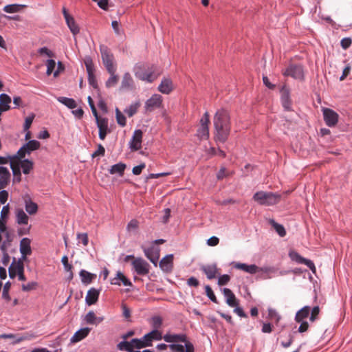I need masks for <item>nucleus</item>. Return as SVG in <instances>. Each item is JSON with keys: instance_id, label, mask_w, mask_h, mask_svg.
I'll use <instances>...</instances> for the list:
<instances>
[{"instance_id": "obj_1", "label": "nucleus", "mask_w": 352, "mask_h": 352, "mask_svg": "<svg viewBox=\"0 0 352 352\" xmlns=\"http://www.w3.org/2000/svg\"><path fill=\"white\" fill-rule=\"evenodd\" d=\"M214 138L217 142L224 143L231 131L230 116L225 109H218L213 118Z\"/></svg>"}, {"instance_id": "obj_2", "label": "nucleus", "mask_w": 352, "mask_h": 352, "mask_svg": "<svg viewBox=\"0 0 352 352\" xmlns=\"http://www.w3.org/2000/svg\"><path fill=\"white\" fill-rule=\"evenodd\" d=\"M281 195L278 193L265 191H258L254 194L252 199L261 206H274L279 202Z\"/></svg>"}, {"instance_id": "obj_3", "label": "nucleus", "mask_w": 352, "mask_h": 352, "mask_svg": "<svg viewBox=\"0 0 352 352\" xmlns=\"http://www.w3.org/2000/svg\"><path fill=\"white\" fill-rule=\"evenodd\" d=\"M100 51L102 63L108 73H116V68L114 65V56L110 50L104 45H100Z\"/></svg>"}, {"instance_id": "obj_4", "label": "nucleus", "mask_w": 352, "mask_h": 352, "mask_svg": "<svg viewBox=\"0 0 352 352\" xmlns=\"http://www.w3.org/2000/svg\"><path fill=\"white\" fill-rule=\"evenodd\" d=\"M258 278L261 280L271 279L276 276H284L287 273V271H280L274 266H258Z\"/></svg>"}, {"instance_id": "obj_5", "label": "nucleus", "mask_w": 352, "mask_h": 352, "mask_svg": "<svg viewBox=\"0 0 352 352\" xmlns=\"http://www.w3.org/2000/svg\"><path fill=\"white\" fill-rule=\"evenodd\" d=\"M285 76H291L295 80L302 81L305 79V72L302 65L300 64H290L283 72Z\"/></svg>"}, {"instance_id": "obj_6", "label": "nucleus", "mask_w": 352, "mask_h": 352, "mask_svg": "<svg viewBox=\"0 0 352 352\" xmlns=\"http://www.w3.org/2000/svg\"><path fill=\"white\" fill-rule=\"evenodd\" d=\"M145 256L153 264L154 266L157 265L158 260L160 258V248L157 245H153L150 243L149 247H146L144 245H141Z\"/></svg>"}, {"instance_id": "obj_7", "label": "nucleus", "mask_w": 352, "mask_h": 352, "mask_svg": "<svg viewBox=\"0 0 352 352\" xmlns=\"http://www.w3.org/2000/svg\"><path fill=\"white\" fill-rule=\"evenodd\" d=\"M162 339V333L160 331L151 330L150 332L146 333L144 336L140 338L141 345L144 347L151 346L153 340H161Z\"/></svg>"}, {"instance_id": "obj_8", "label": "nucleus", "mask_w": 352, "mask_h": 352, "mask_svg": "<svg viewBox=\"0 0 352 352\" xmlns=\"http://www.w3.org/2000/svg\"><path fill=\"white\" fill-rule=\"evenodd\" d=\"M162 104V96L160 94H155L145 102V111L146 112H152L155 109L160 108Z\"/></svg>"}, {"instance_id": "obj_9", "label": "nucleus", "mask_w": 352, "mask_h": 352, "mask_svg": "<svg viewBox=\"0 0 352 352\" xmlns=\"http://www.w3.org/2000/svg\"><path fill=\"white\" fill-rule=\"evenodd\" d=\"M132 265L139 275H146L149 272V264L141 257L135 258L132 262Z\"/></svg>"}, {"instance_id": "obj_10", "label": "nucleus", "mask_w": 352, "mask_h": 352, "mask_svg": "<svg viewBox=\"0 0 352 352\" xmlns=\"http://www.w3.org/2000/svg\"><path fill=\"white\" fill-rule=\"evenodd\" d=\"M322 113L324 120L328 126L333 127L336 125L339 116L336 111L329 108H323Z\"/></svg>"}, {"instance_id": "obj_11", "label": "nucleus", "mask_w": 352, "mask_h": 352, "mask_svg": "<svg viewBox=\"0 0 352 352\" xmlns=\"http://www.w3.org/2000/svg\"><path fill=\"white\" fill-rule=\"evenodd\" d=\"M63 14L65 19L66 24L71 32L74 36L78 34L80 32V28L76 24L74 17L68 13L67 9L65 7L63 8Z\"/></svg>"}, {"instance_id": "obj_12", "label": "nucleus", "mask_w": 352, "mask_h": 352, "mask_svg": "<svg viewBox=\"0 0 352 352\" xmlns=\"http://www.w3.org/2000/svg\"><path fill=\"white\" fill-rule=\"evenodd\" d=\"M280 101L285 111H292V100L290 99L289 89L286 85L282 86L280 89Z\"/></svg>"}, {"instance_id": "obj_13", "label": "nucleus", "mask_w": 352, "mask_h": 352, "mask_svg": "<svg viewBox=\"0 0 352 352\" xmlns=\"http://www.w3.org/2000/svg\"><path fill=\"white\" fill-rule=\"evenodd\" d=\"M97 127L98 128V136L101 140H104L111 130L108 126V119L107 118H101L100 120L96 122Z\"/></svg>"}, {"instance_id": "obj_14", "label": "nucleus", "mask_w": 352, "mask_h": 352, "mask_svg": "<svg viewBox=\"0 0 352 352\" xmlns=\"http://www.w3.org/2000/svg\"><path fill=\"white\" fill-rule=\"evenodd\" d=\"M142 131L137 129L134 131L133 135L129 142V148L133 151H137L140 149L142 146Z\"/></svg>"}, {"instance_id": "obj_15", "label": "nucleus", "mask_w": 352, "mask_h": 352, "mask_svg": "<svg viewBox=\"0 0 352 352\" xmlns=\"http://www.w3.org/2000/svg\"><path fill=\"white\" fill-rule=\"evenodd\" d=\"M185 333H166L162 336V339L168 343H183L186 341Z\"/></svg>"}, {"instance_id": "obj_16", "label": "nucleus", "mask_w": 352, "mask_h": 352, "mask_svg": "<svg viewBox=\"0 0 352 352\" xmlns=\"http://www.w3.org/2000/svg\"><path fill=\"white\" fill-rule=\"evenodd\" d=\"M173 254H170L165 256L159 263L160 269L166 273H169L173 270Z\"/></svg>"}, {"instance_id": "obj_17", "label": "nucleus", "mask_w": 352, "mask_h": 352, "mask_svg": "<svg viewBox=\"0 0 352 352\" xmlns=\"http://www.w3.org/2000/svg\"><path fill=\"white\" fill-rule=\"evenodd\" d=\"M231 265L234 268L243 270L250 274H255L258 271V266L255 264L248 265L244 263L232 262Z\"/></svg>"}, {"instance_id": "obj_18", "label": "nucleus", "mask_w": 352, "mask_h": 352, "mask_svg": "<svg viewBox=\"0 0 352 352\" xmlns=\"http://www.w3.org/2000/svg\"><path fill=\"white\" fill-rule=\"evenodd\" d=\"M135 76L137 78L147 82H153L157 78L153 71L136 70Z\"/></svg>"}, {"instance_id": "obj_19", "label": "nucleus", "mask_w": 352, "mask_h": 352, "mask_svg": "<svg viewBox=\"0 0 352 352\" xmlns=\"http://www.w3.org/2000/svg\"><path fill=\"white\" fill-rule=\"evenodd\" d=\"M30 243V239L26 237L23 238L20 241L19 250L23 259H26V256L32 254Z\"/></svg>"}, {"instance_id": "obj_20", "label": "nucleus", "mask_w": 352, "mask_h": 352, "mask_svg": "<svg viewBox=\"0 0 352 352\" xmlns=\"http://www.w3.org/2000/svg\"><path fill=\"white\" fill-rule=\"evenodd\" d=\"M134 82L131 74L126 72L122 79L121 85L119 88L120 91L131 90L133 88Z\"/></svg>"}, {"instance_id": "obj_21", "label": "nucleus", "mask_w": 352, "mask_h": 352, "mask_svg": "<svg viewBox=\"0 0 352 352\" xmlns=\"http://www.w3.org/2000/svg\"><path fill=\"white\" fill-rule=\"evenodd\" d=\"M99 295L100 289L91 287L88 290L87 294L86 295L85 303L88 306L95 304L98 300Z\"/></svg>"}, {"instance_id": "obj_22", "label": "nucleus", "mask_w": 352, "mask_h": 352, "mask_svg": "<svg viewBox=\"0 0 352 352\" xmlns=\"http://www.w3.org/2000/svg\"><path fill=\"white\" fill-rule=\"evenodd\" d=\"M173 89V82L170 78H164L158 86L159 91L164 94H169Z\"/></svg>"}, {"instance_id": "obj_23", "label": "nucleus", "mask_w": 352, "mask_h": 352, "mask_svg": "<svg viewBox=\"0 0 352 352\" xmlns=\"http://www.w3.org/2000/svg\"><path fill=\"white\" fill-rule=\"evenodd\" d=\"M223 294L226 300V303L231 307H234L238 305V302L235 297V295L231 289L228 288H223L222 289Z\"/></svg>"}, {"instance_id": "obj_24", "label": "nucleus", "mask_w": 352, "mask_h": 352, "mask_svg": "<svg viewBox=\"0 0 352 352\" xmlns=\"http://www.w3.org/2000/svg\"><path fill=\"white\" fill-rule=\"evenodd\" d=\"M201 270L206 275L208 279H213L217 273V267L215 263L212 265H206L201 267Z\"/></svg>"}, {"instance_id": "obj_25", "label": "nucleus", "mask_w": 352, "mask_h": 352, "mask_svg": "<svg viewBox=\"0 0 352 352\" xmlns=\"http://www.w3.org/2000/svg\"><path fill=\"white\" fill-rule=\"evenodd\" d=\"M10 179V173L7 168H0V190L7 186Z\"/></svg>"}, {"instance_id": "obj_26", "label": "nucleus", "mask_w": 352, "mask_h": 352, "mask_svg": "<svg viewBox=\"0 0 352 352\" xmlns=\"http://www.w3.org/2000/svg\"><path fill=\"white\" fill-rule=\"evenodd\" d=\"M91 331V329L89 327H84L79 330H78L71 338L70 341L72 343H76L80 342L85 337L88 336Z\"/></svg>"}, {"instance_id": "obj_27", "label": "nucleus", "mask_w": 352, "mask_h": 352, "mask_svg": "<svg viewBox=\"0 0 352 352\" xmlns=\"http://www.w3.org/2000/svg\"><path fill=\"white\" fill-rule=\"evenodd\" d=\"M310 311L311 307L309 306H304L296 312L295 316V321L296 322L305 321V319L308 318L310 314Z\"/></svg>"}, {"instance_id": "obj_28", "label": "nucleus", "mask_w": 352, "mask_h": 352, "mask_svg": "<svg viewBox=\"0 0 352 352\" xmlns=\"http://www.w3.org/2000/svg\"><path fill=\"white\" fill-rule=\"evenodd\" d=\"M79 276L82 284L86 285L90 284L96 277L95 274H92L85 270H81L79 272Z\"/></svg>"}, {"instance_id": "obj_29", "label": "nucleus", "mask_w": 352, "mask_h": 352, "mask_svg": "<svg viewBox=\"0 0 352 352\" xmlns=\"http://www.w3.org/2000/svg\"><path fill=\"white\" fill-rule=\"evenodd\" d=\"M11 98L6 94H0V110L6 111L10 109Z\"/></svg>"}, {"instance_id": "obj_30", "label": "nucleus", "mask_w": 352, "mask_h": 352, "mask_svg": "<svg viewBox=\"0 0 352 352\" xmlns=\"http://www.w3.org/2000/svg\"><path fill=\"white\" fill-rule=\"evenodd\" d=\"M126 165L124 163L119 162L113 164L109 170V173L111 175L118 174L119 176H122Z\"/></svg>"}, {"instance_id": "obj_31", "label": "nucleus", "mask_w": 352, "mask_h": 352, "mask_svg": "<svg viewBox=\"0 0 352 352\" xmlns=\"http://www.w3.org/2000/svg\"><path fill=\"white\" fill-rule=\"evenodd\" d=\"M29 217L23 209H17L16 210V222L19 225H27L28 223Z\"/></svg>"}, {"instance_id": "obj_32", "label": "nucleus", "mask_w": 352, "mask_h": 352, "mask_svg": "<svg viewBox=\"0 0 352 352\" xmlns=\"http://www.w3.org/2000/svg\"><path fill=\"white\" fill-rule=\"evenodd\" d=\"M25 151L29 155L32 151L38 150L40 148L41 144L38 141L36 140H30L28 142L23 144Z\"/></svg>"}, {"instance_id": "obj_33", "label": "nucleus", "mask_w": 352, "mask_h": 352, "mask_svg": "<svg viewBox=\"0 0 352 352\" xmlns=\"http://www.w3.org/2000/svg\"><path fill=\"white\" fill-rule=\"evenodd\" d=\"M57 100L70 109H74L77 107L76 100L71 98L61 96L58 97Z\"/></svg>"}, {"instance_id": "obj_34", "label": "nucleus", "mask_w": 352, "mask_h": 352, "mask_svg": "<svg viewBox=\"0 0 352 352\" xmlns=\"http://www.w3.org/2000/svg\"><path fill=\"white\" fill-rule=\"evenodd\" d=\"M25 211L30 215L34 214L38 210V206L30 199L25 201Z\"/></svg>"}, {"instance_id": "obj_35", "label": "nucleus", "mask_w": 352, "mask_h": 352, "mask_svg": "<svg viewBox=\"0 0 352 352\" xmlns=\"http://www.w3.org/2000/svg\"><path fill=\"white\" fill-rule=\"evenodd\" d=\"M33 162L29 159H24L21 161L20 167L22 168L23 173L25 175L29 174L33 168Z\"/></svg>"}, {"instance_id": "obj_36", "label": "nucleus", "mask_w": 352, "mask_h": 352, "mask_svg": "<svg viewBox=\"0 0 352 352\" xmlns=\"http://www.w3.org/2000/svg\"><path fill=\"white\" fill-rule=\"evenodd\" d=\"M270 224L274 228L277 234L280 236L283 237L286 234V231L284 226L280 223L276 222L273 219L269 220Z\"/></svg>"}, {"instance_id": "obj_37", "label": "nucleus", "mask_w": 352, "mask_h": 352, "mask_svg": "<svg viewBox=\"0 0 352 352\" xmlns=\"http://www.w3.org/2000/svg\"><path fill=\"white\" fill-rule=\"evenodd\" d=\"M25 7H26V6L23 4H9L4 6L3 11L7 13H15L21 11V8Z\"/></svg>"}, {"instance_id": "obj_38", "label": "nucleus", "mask_w": 352, "mask_h": 352, "mask_svg": "<svg viewBox=\"0 0 352 352\" xmlns=\"http://www.w3.org/2000/svg\"><path fill=\"white\" fill-rule=\"evenodd\" d=\"M15 268L16 270L19 280L25 281L26 278L24 275V265L23 262L21 261V259L18 260L16 264L15 265Z\"/></svg>"}, {"instance_id": "obj_39", "label": "nucleus", "mask_w": 352, "mask_h": 352, "mask_svg": "<svg viewBox=\"0 0 352 352\" xmlns=\"http://www.w3.org/2000/svg\"><path fill=\"white\" fill-rule=\"evenodd\" d=\"M8 212H9V205L7 204V205L3 206V208L1 209V214H0V230L1 232H4L6 230V226L5 223H2L1 220L3 219H4V218H7Z\"/></svg>"}, {"instance_id": "obj_40", "label": "nucleus", "mask_w": 352, "mask_h": 352, "mask_svg": "<svg viewBox=\"0 0 352 352\" xmlns=\"http://www.w3.org/2000/svg\"><path fill=\"white\" fill-rule=\"evenodd\" d=\"M84 64L86 67L87 75L94 74L95 68L93 60L90 56H86L84 59Z\"/></svg>"}, {"instance_id": "obj_41", "label": "nucleus", "mask_w": 352, "mask_h": 352, "mask_svg": "<svg viewBox=\"0 0 352 352\" xmlns=\"http://www.w3.org/2000/svg\"><path fill=\"white\" fill-rule=\"evenodd\" d=\"M162 318L159 316H154L151 318V324L153 327L152 330L159 331L162 325Z\"/></svg>"}, {"instance_id": "obj_42", "label": "nucleus", "mask_w": 352, "mask_h": 352, "mask_svg": "<svg viewBox=\"0 0 352 352\" xmlns=\"http://www.w3.org/2000/svg\"><path fill=\"white\" fill-rule=\"evenodd\" d=\"M110 74V77L107 79L105 82V86L107 88H110L114 87L118 81V75L115 74V73H109Z\"/></svg>"}, {"instance_id": "obj_43", "label": "nucleus", "mask_w": 352, "mask_h": 352, "mask_svg": "<svg viewBox=\"0 0 352 352\" xmlns=\"http://www.w3.org/2000/svg\"><path fill=\"white\" fill-rule=\"evenodd\" d=\"M139 107V103L136 102L134 104H131L129 107H126L124 110V112L129 116L132 117L134 114L136 113Z\"/></svg>"}, {"instance_id": "obj_44", "label": "nucleus", "mask_w": 352, "mask_h": 352, "mask_svg": "<svg viewBox=\"0 0 352 352\" xmlns=\"http://www.w3.org/2000/svg\"><path fill=\"white\" fill-rule=\"evenodd\" d=\"M116 118L117 122L121 126H124L126 124V117L120 112V111L116 108Z\"/></svg>"}, {"instance_id": "obj_45", "label": "nucleus", "mask_w": 352, "mask_h": 352, "mask_svg": "<svg viewBox=\"0 0 352 352\" xmlns=\"http://www.w3.org/2000/svg\"><path fill=\"white\" fill-rule=\"evenodd\" d=\"M11 287V283L10 281H7L3 286V292H2V298L6 301H10L11 300L10 296L9 294V290Z\"/></svg>"}, {"instance_id": "obj_46", "label": "nucleus", "mask_w": 352, "mask_h": 352, "mask_svg": "<svg viewBox=\"0 0 352 352\" xmlns=\"http://www.w3.org/2000/svg\"><path fill=\"white\" fill-rule=\"evenodd\" d=\"M0 338H14V340L13 341V343L17 344L21 342V341L24 340L25 338L23 336H16L15 335L12 333H4L0 336Z\"/></svg>"}, {"instance_id": "obj_47", "label": "nucleus", "mask_w": 352, "mask_h": 352, "mask_svg": "<svg viewBox=\"0 0 352 352\" xmlns=\"http://www.w3.org/2000/svg\"><path fill=\"white\" fill-rule=\"evenodd\" d=\"M96 316L93 311H89L85 316V321L89 324H96Z\"/></svg>"}, {"instance_id": "obj_48", "label": "nucleus", "mask_w": 352, "mask_h": 352, "mask_svg": "<svg viewBox=\"0 0 352 352\" xmlns=\"http://www.w3.org/2000/svg\"><path fill=\"white\" fill-rule=\"evenodd\" d=\"M25 148L24 147V146L23 145L19 150L18 151L16 152V153H15L14 155H12V158H13V160H19L21 161V160L25 156L27 153V152L25 151Z\"/></svg>"}, {"instance_id": "obj_49", "label": "nucleus", "mask_w": 352, "mask_h": 352, "mask_svg": "<svg viewBox=\"0 0 352 352\" xmlns=\"http://www.w3.org/2000/svg\"><path fill=\"white\" fill-rule=\"evenodd\" d=\"M205 291H206V294L208 296V298L212 302H213L214 303H217V298L210 285H207L205 286Z\"/></svg>"}, {"instance_id": "obj_50", "label": "nucleus", "mask_w": 352, "mask_h": 352, "mask_svg": "<svg viewBox=\"0 0 352 352\" xmlns=\"http://www.w3.org/2000/svg\"><path fill=\"white\" fill-rule=\"evenodd\" d=\"M198 134L202 139H206L209 136V128L208 126L201 125L198 129Z\"/></svg>"}, {"instance_id": "obj_51", "label": "nucleus", "mask_w": 352, "mask_h": 352, "mask_svg": "<svg viewBox=\"0 0 352 352\" xmlns=\"http://www.w3.org/2000/svg\"><path fill=\"white\" fill-rule=\"evenodd\" d=\"M16 263L17 262H16V258L14 257L12 259V262L8 268L9 276L12 279L14 278L17 275L16 270L15 268V265L16 264Z\"/></svg>"}, {"instance_id": "obj_52", "label": "nucleus", "mask_w": 352, "mask_h": 352, "mask_svg": "<svg viewBox=\"0 0 352 352\" xmlns=\"http://www.w3.org/2000/svg\"><path fill=\"white\" fill-rule=\"evenodd\" d=\"M38 285V283L36 281L29 282L27 284H22L21 288L23 292H30L35 289Z\"/></svg>"}, {"instance_id": "obj_53", "label": "nucleus", "mask_w": 352, "mask_h": 352, "mask_svg": "<svg viewBox=\"0 0 352 352\" xmlns=\"http://www.w3.org/2000/svg\"><path fill=\"white\" fill-rule=\"evenodd\" d=\"M117 349L120 351L129 352L131 347H130L129 341L123 340L117 344Z\"/></svg>"}, {"instance_id": "obj_54", "label": "nucleus", "mask_w": 352, "mask_h": 352, "mask_svg": "<svg viewBox=\"0 0 352 352\" xmlns=\"http://www.w3.org/2000/svg\"><path fill=\"white\" fill-rule=\"evenodd\" d=\"M168 347L173 352H184V346L182 344L170 343Z\"/></svg>"}, {"instance_id": "obj_55", "label": "nucleus", "mask_w": 352, "mask_h": 352, "mask_svg": "<svg viewBox=\"0 0 352 352\" xmlns=\"http://www.w3.org/2000/svg\"><path fill=\"white\" fill-rule=\"evenodd\" d=\"M289 257L292 261L299 264H302L305 258L296 252H291L289 253Z\"/></svg>"}, {"instance_id": "obj_56", "label": "nucleus", "mask_w": 352, "mask_h": 352, "mask_svg": "<svg viewBox=\"0 0 352 352\" xmlns=\"http://www.w3.org/2000/svg\"><path fill=\"white\" fill-rule=\"evenodd\" d=\"M46 66H47L46 74H47V75L49 76L52 73L53 70L54 69V68L56 67L55 60L52 58L48 59L46 63Z\"/></svg>"}, {"instance_id": "obj_57", "label": "nucleus", "mask_w": 352, "mask_h": 352, "mask_svg": "<svg viewBox=\"0 0 352 352\" xmlns=\"http://www.w3.org/2000/svg\"><path fill=\"white\" fill-rule=\"evenodd\" d=\"M141 342L140 338H133L129 342L130 347L135 348L136 349L144 348V345H141Z\"/></svg>"}, {"instance_id": "obj_58", "label": "nucleus", "mask_w": 352, "mask_h": 352, "mask_svg": "<svg viewBox=\"0 0 352 352\" xmlns=\"http://www.w3.org/2000/svg\"><path fill=\"white\" fill-rule=\"evenodd\" d=\"M14 160L12 158V155L7 156H0V168H5L3 165L10 164V162H13Z\"/></svg>"}, {"instance_id": "obj_59", "label": "nucleus", "mask_w": 352, "mask_h": 352, "mask_svg": "<svg viewBox=\"0 0 352 352\" xmlns=\"http://www.w3.org/2000/svg\"><path fill=\"white\" fill-rule=\"evenodd\" d=\"M319 312H320V308L318 306H315L314 307L311 311H310V316H309V320L311 321V322H314L316 318H317V316L319 314Z\"/></svg>"}, {"instance_id": "obj_60", "label": "nucleus", "mask_w": 352, "mask_h": 352, "mask_svg": "<svg viewBox=\"0 0 352 352\" xmlns=\"http://www.w3.org/2000/svg\"><path fill=\"white\" fill-rule=\"evenodd\" d=\"M138 228V221L136 219H131L127 224L126 230L129 232L136 230Z\"/></svg>"}, {"instance_id": "obj_61", "label": "nucleus", "mask_w": 352, "mask_h": 352, "mask_svg": "<svg viewBox=\"0 0 352 352\" xmlns=\"http://www.w3.org/2000/svg\"><path fill=\"white\" fill-rule=\"evenodd\" d=\"M352 43V39L350 37L343 38L340 41V45L344 50L348 49Z\"/></svg>"}, {"instance_id": "obj_62", "label": "nucleus", "mask_w": 352, "mask_h": 352, "mask_svg": "<svg viewBox=\"0 0 352 352\" xmlns=\"http://www.w3.org/2000/svg\"><path fill=\"white\" fill-rule=\"evenodd\" d=\"M230 280V276L228 274L221 275L218 278L219 285H225Z\"/></svg>"}, {"instance_id": "obj_63", "label": "nucleus", "mask_w": 352, "mask_h": 352, "mask_svg": "<svg viewBox=\"0 0 352 352\" xmlns=\"http://www.w3.org/2000/svg\"><path fill=\"white\" fill-rule=\"evenodd\" d=\"M105 153V149L104 146L99 144L98 145V149L91 155V157L94 158L96 156H104Z\"/></svg>"}, {"instance_id": "obj_64", "label": "nucleus", "mask_w": 352, "mask_h": 352, "mask_svg": "<svg viewBox=\"0 0 352 352\" xmlns=\"http://www.w3.org/2000/svg\"><path fill=\"white\" fill-rule=\"evenodd\" d=\"M61 263L63 265L64 269L67 272H70L72 268V265L68 263V257L64 255L61 258Z\"/></svg>"}]
</instances>
